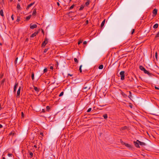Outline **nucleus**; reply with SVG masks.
Listing matches in <instances>:
<instances>
[{"label": "nucleus", "instance_id": "412c9836", "mask_svg": "<svg viewBox=\"0 0 159 159\" xmlns=\"http://www.w3.org/2000/svg\"><path fill=\"white\" fill-rule=\"evenodd\" d=\"M105 23V20H104L102 21V23L101 24V27H102L104 25Z\"/></svg>", "mask_w": 159, "mask_h": 159}, {"label": "nucleus", "instance_id": "f704fd0d", "mask_svg": "<svg viewBox=\"0 0 159 159\" xmlns=\"http://www.w3.org/2000/svg\"><path fill=\"white\" fill-rule=\"evenodd\" d=\"M74 60L75 61V62H76L77 63H78V60H77V59L76 58H75L74 59Z\"/></svg>", "mask_w": 159, "mask_h": 159}, {"label": "nucleus", "instance_id": "de8ad7c7", "mask_svg": "<svg viewBox=\"0 0 159 159\" xmlns=\"http://www.w3.org/2000/svg\"><path fill=\"white\" fill-rule=\"evenodd\" d=\"M4 156V155L3 154L2 156V159H6L5 157H3Z\"/></svg>", "mask_w": 159, "mask_h": 159}, {"label": "nucleus", "instance_id": "864d4df0", "mask_svg": "<svg viewBox=\"0 0 159 159\" xmlns=\"http://www.w3.org/2000/svg\"><path fill=\"white\" fill-rule=\"evenodd\" d=\"M126 128H127V127H126V126H125V127H123V128L122 129H123V130H124V129H126Z\"/></svg>", "mask_w": 159, "mask_h": 159}, {"label": "nucleus", "instance_id": "5fc2aeb1", "mask_svg": "<svg viewBox=\"0 0 159 159\" xmlns=\"http://www.w3.org/2000/svg\"><path fill=\"white\" fill-rule=\"evenodd\" d=\"M87 43V42L86 41H84L83 42V44H85Z\"/></svg>", "mask_w": 159, "mask_h": 159}, {"label": "nucleus", "instance_id": "a878e982", "mask_svg": "<svg viewBox=\"0 0 159 159\" xmlns=\"http://www.w3.org/2000/svg\"><path fill=\"white\" fill-rule=\"evenodd\" d=\"M31 77L32 80H34V74L33 72H32Z\"/></svg>", "mask_w": 159, "mask_h": 159}, {"label": "nucleus", "instance_id": "423d86ee", "mask_svg": "<svg viewBox=\"0 0 159 159\" xmlns=\"http://www.w3.org/2000/svg\"><path fill=\"white\" fill-rule=\"evenodd\" d=\"M90 88V87H88L87 86H85V85H84V87H83V89L84 90V92H86L88 91Z\"/></svg>", "mask_w": 159, "mask_h": 159}, {"label": "nucleus", "instance_id": "79ce46f5", "mask_svg": "<svg viewBox=\"0 0 159 159\" xmlns=\"http://www.w3.org/2000/svg\"><path fill=\"white\" fill-rule=\"evenodd\" d=\"M155 57L156 59H157V52H156L155 55Z\"/></svg>", "mask_w": 159, "mask_h": 159}, {"label": "nucleus", "instance_id": "9d476101", "mask_svg": "<svg viewBox=\"0 0 159 159\" xmlns=\"http://www.w3.org/2000/svg\"><path fill=\"white\" fill-rule=\"evenodd\" d=\"M34 3H35V2H33L32 3L30 4H29V5H28L26 8V9L27 10H28L29 9V8L31 6H32L33 5H34Z\"/></svg>", "mask_w": 159, "mask_h": 159}, {"label": "nucleus", "instance_id": "aec40b11", "mask_svg": "<svg viewBox=\"0 0 159 159\" xmlns=\"http://www.w3.org/2000/svg\"><path fill=\"white\" fill-rule=\"evenodd\" d=\"M18 85V83H16L15 84L14 86V89H16Z\"/></svg>", "mask_w": 159, "mask_h": 159}, {"label": "nucleus", "instance_id": "338daca9", "mask_svg": "<svg viewBox=\"0 0 159 159\" xmlns=\"http://www.w3.org/2000/svg\"><path fill=\"white\" fill-rule=\"evenodd\" d=\"M88 22V20H86V22L87 23Z\"/></svg>", "mask_w": 159, "mask_h": 159}, {"label": "nucleus", "instance_id": "39448f33", "mask_svg": "<svg viewBox=\"0 0 159 159\" xmlns=\"http://www.w3.org/2000/svg\"><path fill=\"white\" fill-rule=\"evenodd\" d=\"M20 89H21V87H20L19 89L18 90V91L17 92V95L16 96V97H18V98L20 96Z\"/></svg>", "mask_w": 159, "mask_h": 159}, {"label": "nucleus", "instance_id": "bf43d9fd", "mask_svg": "<svg viewBox=\"0 0 159 159\" xmlns=\"http://www.w3.org/2000/svg\"><path fill=\"white\" fill-rule=\"evenodd\" d=\"M42 112H45V110L44 109H43L42 110Z\"/></svg>", "mask_w": 159, "mask_h": 159}, {"label": "nucleus", "instance_id": "bb28decb", "mask_svg": "<svg viewBox=\"0 0 159 159\" xmlns=\"http://www.w3.org/2000/svg\"><path fill=\"white\" fill-rule=\"evenodd\" d=\"M103 66L102 65H100L99 67H98V68L99 69H103Z\"/></svg>", "mask_w": 159, "mask_h": 159}, {"label": "nucleus", "instance_id": "a18cd8bd", "mask_svg": "<svg viewBox=\"0 0 159 159\" xmlns=\"http://www.w3.org/2000/svg\"><path fill=\"white\" fill-rule=\"evenodd\" d=\"M11 19L12 20H14V17H13V15H12L11 16Z\"/></svg>", "mask_w": 159, "mask_h": 159}, {"label": "nucleus", "instance_id": "7ed1b4c3", "mask_svg": "<svg viewBox=\"0 0 159 159\" xmlns=\"http://www.w3.org/2000/svg\"><path fill=\"white\" fill-rule=\"evenodd\" d=\"M48 42V39L47 38H46L44 41L42 43V47H44L47 44Z\"/></svg>", "mask_w": 159, "mask_h": 159}, {"label": "nucleus", "instance_id": "a211bd4d", "mask_svg": "<svg viewBox=\"0 0 159 159\" xmlns=\"http://www.w3.org/2000/svg\"><path fill=\"white\" fill-rule=\"evenodd\" d=\"M129 95L128 96V97H129V98L130 99H131V98H132V94H131V93L130 91H129Z\"/></svg>", "mask_w": 159, "mask_h": 159}, {"label": "nucleus", "instance_id": "3c124183", "mask_svg": "<svg viewBox=\"0 0 159 159\" xmlns=\"http://www.w3.org/2000/svg\"><path fill=\"white\" fill-rule=\"evenodd\" d=\"M73 75L72 74H68V76H73Z\"/></svg>", "mask_w": 159, "mask_h": 159}, {"label": "nucleus", "instance_id": "473e14b6", "mask_svg": "<svg viewBox=\"0 0 159 159\" xmlns=\"http://www.w3.org/2000/svg\"><path fill=\"white\" fill-rule=\"evenodd\" d=\"M18 59V58L17 57H16V60L15 61L14 63L15 64H16L17 63V60Z\"/></svg>", "mask_w": 159, "mask_h": 159}, {"label": "nucleus", "instance_id": "6e6552de", "mask_svg": "<svg viewBox=\"0 0 159 159\" xmlns=\"http://www.w3.org/2000/svg\"><path fill=\"white\" fill-rule=\"evenodd\" d=\"M144 73H145V74H147L149 76H152V74L151 73H150L149 72L148 70H145L144 71Z\"/></svg>", "mask_w": 159, "mask_h": 159}, {"label": "nucleus", "instance_id": "6ab92c4d", "mask_svg": "<svg viewBox=\"0 0 159 159\" xmlns=\"http://www.w3.org/2000/svg\"><path fill=\"white\" fill-rule=\"evenodd\" d=\"M0 15H1L2 16H4L3 12L2 10H1L0 11Z\"/></svg>", "mask_w": 159, "mask_h": 159}, {"label": "nucleus", "instance_id": "0e129e2a", "mask_svg": "<svg viewBox=\"0 0 159 159\" xmlns=\"http://www.w3.org/2000/svg\"><path fill=\"white\" fill-rule=\"evenodd\" d=\"M34 148H37V146H36V145H34Z\"/></svg>", "mask_w": 159, "mask_h": 159}, {"label": "nucleus", "instance_id": "f03ea898", "mask_svg": "<svg viewBox=\"0 0 159 159\" xmlns=\"http://www.w3.org/2000/svg\"><path fill=\"white\" fill-rule=\"evenodd\" d=\"M125 72L124 71H121L120 73L121 78V80H123L125 79Z\"/></svg>", "mask_w": 159, "mask_h": 159}, {"label": "nucleus", "instance_id": "4be33fe9", "mask_svg": "<svg viewBox=\"0 0 159 159\" xmlns=\"http://www.w3.org/2000/svg\"><path fill=\"white\" fill-rule=\"evenodd\" d=\"M16 8L17 10H20V7L19 3L17 4Z\"/></svg>", "mask_w": 159, "mask_h": 159}, {"label": "nucleus", "instance_id": "603ef678", "mask_svg": "<svg viewBox=\"0 0 159 159\" xmlns=\"http://www.w3.org/2000/svg\"><path fill=\"white\" fill-rule=\"evenodd\" d=\"M155 88L156 89H157V90L159 89V88L157 87H156V86H155Z\"/></svg>", "mask_w": 159, "mask_h": 159}, {"label": "nucleus", "instance_id": "ddd939ff", "mask_svg": "<svg viewBox=\"0 0 159 159\" xmlns=\"http://www.w3.org/2000/svg\"><path fill=\"white\" fill-rule=\"evenodd\" d=\"M139 69L143 71L146 70L142 66H140L139 67Z\"/></svg>", "mask_w": 159, "mask_h": 159}, {"label": "nucleus", "instance_id": "5701e85b", "mask_svg": "<svg viewBox=\"0 0 159 159\" xmlns=\"http://www.w3.org/2000/svg\"><path fill=\"white\" fill-rule=\"evenodd\" d=\"M158 25L157 24H155L154 25L153 27L154 29H156L158 28Z\"/></svg>", "mask_w": 159, "mask_h": 159}, {"label": "nucleus", "instance_id": "052dcab7", "mask_svg": "<svg viewBox=\"0 0 159 159\" xmlns=\"http://www.w3.org/2000/svg\"><path fill=\"white\" fill-rule=\"evenodd\" d=\"M16 89H14V92L15 93V92H16Z\"/></svg>", "mask_w": 159, "mask_h": 159}, {"label": "nucleus", "instance_id": "4d7b16f0", "mask_svg": "<svg viewBox=\"0 0 159 159\" xmlns=\"http://www.w3.org/2000/svg\"><path fill=\"white\" fill-rule=\"evenodd\" d=\"M72 11L69 12L67 14V15H69V14H70V13H72Z\"/></svg>", "mask_w": 159, "mask_h": 159}, {"label": "nucleus", "instance_id": "2eb2a0df", "mask_svg": "<svg viewBox=\"0 0 159 159\" xmlns=\"http://www.w3.org/2000/svg\"><path fill=\"white\" fill-rule=\"evenodd\" d=\"M90 2V0H87V2H86L85 3V5L86 6H88L89 4V3Z\"/></svg>", "mask_w": 159, "mask_h": 159}, {"label": "nucleus", "instance_id": "f257e3e1", "mask_svg": "<svg viewBox=\"0 0 159 159\" xmlns=\"http://www.w3.org/2000/svg\"><path fill=\"white\" fill-rule=\"evenodd\" d=\"M134 144L135 147L137 148H140L139 145L143 146H146V144L145 143L140 142L138 140H137L136 141H134Z\"/></svg>", "mask_w": 159, "mask_h": 159}, {"label": "nucleus", "instance_id": "9b49d317", "mask_svg": "<svg viewBox=\"0 0 159 159\" xmlns=\"http://www.w3.org/2000/svg\"><path fill=\"white\" fill-rule=\"evenodd\" d=\"M37 9L36 8H34L33 11L32 13V15L33 16H35L36 15Z\"/></svg>", "mask_w": 159, "mask_h": 159}, {"label": "nucleus", "instance_id": "7c9ffc66", "mask_svg": "<svg viewBox=\"0 0 159 159\" xmlns=\"http://www.w3.org/2000/svg\"><path fill=\"white\" fill-rule=\"evenodd\" d=\"M50 109V107L49 106H47L46 107V110L48 111H49Z\"/></svg>", "mask_w": 159, "mask_h": 159}, {"label": "nucleus", "instance_id": "09e8293b", "mask_svg": "<svg viewBox=\"0 0 159 159\" xmlns=\"http://www.w3.org/2000/svg\"><path fill=\"white\" fill-rule=\"evenodd\" d=\"M21 116L22 117H24V114L23 112H21Z\"/></svg>", "mask_w": 159, "mask_h": 159}, {"label": "nucleus", "instance_id": "b1692460", "mask_svg": "<svg viewBox=\"0 0 159 159\" xmlns=\"http://www.w3.org/2000/svg\"><path fill=\"white\" fill-rule=\"evenodd\" d=\"M34 89L35 90V91H36V92H39V89L37 87H34Z\"/></svg>", "mask_w": 159, "mask_h": 159}, {"label": "nucleus", "instance_id": "37998d69", "mask_svg": "<svg viewBox=\"0 0 159 159\" xmlns=\"http://www.w3.org/2000/svg\"><path fill=\"white\" fill-rule=\"evenodd\" d=\"M77 1V0H70V2L72 1V2H76Z\"/></svg>", "mask_w": 159, "mask_h": 159}, {"label": "nucleus", "instance_id": "58836bf2", "mask_svg": "<svg viewBox=\"0 0 159 159\" xmlns=\"http://www.w3.org/2000/svg\"><path fill=\"white\" fill-rule=\"evenodd\" d=\"M7 155L9 157H12V154L11 153H8Z\"/></svg>", "mask_w": 159, "mask_h": 159}, {"label": "nucleus", "instance_id": "13d9d810", "mask_svg": "<svg viewBox=\"0 0 159 159\" xmlns=\"http://www.w3.org/2000/svg\"><path fill=\"white\" fill-rule=\"evenodd\" d=\"M3 127L2 125L0 124V128H2Z\"/></svg>", "mask_w": 159, "mask_h": 159}, {"label": "nucleus", "instance_id": "e433bc0d", "mask_svg": "<svg viewBox=\"0 0 159 159\" xmlns=\"http://www.w3.org/2000/svg\"><path fill=\"white\" fill-rule=\"evenodd\" d=\"M159 37V31L158 33L156 35L155 37V38H157Z\"/></svg>", "mask_w": 159, "mask_h": 159}, {"label": "nucleus", "instance_id": "f3484780", "mask_svg": "<svg viewBox=\"0 0 159 159\" xmlns=\"http://www.w3.org/2000/svg\"><path fill=\"white\" fill-rule=\"evenodd\" d=\"M30 154V158H32L33 157V152H30V151H29L28 152Z\"/></svg>", "mask_w": 159, "mask_h": 159}, {"label": "nucleus", "instance_id": "c756f323", "mask_svg": "<svg viewBox=\"0 0 159 159\" xmlns=\"http://www.w3.org/2000/svg\"><path fill=\"white\" fill-rule=\"evenodd\" d=\"M15 133L14 132L12 131L9 134L10 135H12L13 136L14 134Z\"/></svg>", "mask_w": 159, "mask_h": 159}, {"label": "nucleus", "instance_id": "8fccbe9b", "mask_svg": "<svg viewBox=\"0 0 159 159\" xmlns=\"http://www.w3.org/2000/svg\"><path fill=\"white\" fill-rule=\"evenodd\" d=\"M40 135H42V136H43V133L42 132H41L40 133Z\"/></svg>", "mask_w": 159, "mask_h": 159}, {"label": "nucleus", "instance_id": "dca6fc26", "mask_svg": "<svg viewBox=\"0 0 159 159\" xmlns=\"http://www.w3.org/2000/svg\"><path fill=\"white\" fill-rule=\"evenodd\" d=\"M31 16V15H29L28 16L26 17V19H25L26 20L28 21L30 19Z\"/></svg>", "mask_w": 159, "mask_h": 159}, {"label": "nucleus", "instance_id": "f8f14e48", "mask_svg": "<svg viewBox=\"0 0 159 159\" xmlns=\"http://www.w3.org/2000/svg\"><path fill=\"white\" fill-rule=\"evenodd\" d=\"M121 94L122 95L123 97L125 98H126L128 97L127 95L123 92H122L121 93Z\"/></svg>", "mask_w": 159, "mask_h": 159}, {"label": "nucleus", "instance_id": "a19ab883", "mask_svg": "<svg viewBox=\"0 0 159 159\" xmlns=\"http://www.w3.org/2000/svg\"><path fill=\"white\" fill-rule=\"evenodd\" d=\"M48 48L45 49L44 51V53L46 52L48 50Z\"/></svg>", "mask_w": 159, "mask_h": 159}, {"label": "nucleus", "instance_id": "72a5a7b5", "mask_svg": "<svg viewBox=\"0 0 159 159\" xmlns=\"http://www.w3.org/2000/svg\"><path fill=\"white\" fill-rule=\"evenodd\" d=\"M63 94H64L63 92H61V93L59 95V96L61 97V96H62L63 95Z\"/></svg>", "mask_w": 159, "mask_h": 159}, {"label": "nucleus", "instance_id": "ea45409f", "mask_svg": "<svg viewBox=\"0 0 159 159\" xmlns=\"http://www.w3.org/2000/svg\"><path fill=\"white\" fill-rule=\"evenodd\" d=\"M134 31H135V30L134 29H133L132 30V32H131V34H133L134 32Z\"/></svg>", "mask_w": 159, "mask_h": 159}, {"label": "nucleus", "instance_id": "cd10ccee", "mask_svg": "<svg viewBox=\"0 0 159 159\" xmlns=\"http://www.w3.org/2000/svg\"><path fill=\"white\" fill-rule=\"evenodd\" d=\"M104 119H106L107 118V114H105L103 116Z\"/></svg>", "mask_w": 159, "mask_h": 159}, {"label": "nucleus", "instance_id": "774afa93", "mask_svg": "<svg viewBox=\"0 0 159 159\" xmlns=\"http://www.w3.org/2000/svg\"><path fill=\"white\" fill-rule=\"evenodd\" d=\"M28 39L27 38L26 39V41H28Z\"/></svg>", "mask_w": 159, "mask_h": 159}, {"label": "nucleus", "instance_id": "69168bd1", "mask_svg": "<svg viewBox=\"0 0 159 159\" xmlns=\"http://www.w3.org/2000/svg\"><path fill=\"white\" fill-rule=\"evenodd\" d=\"M129 107H130L131 108H132V105H129Z\"/></svg>", "mask_w": 159, "mask_h": 159}, {"label": "nucleus", "instance_id": "1a4fd4ad", "mask_svg": "<svg viewBox=\"0 0 159 159\" xmlns=\"http://www.w3.org/2000/svg\"><path fill=\"white\" fill-rule=\"evenodd\" d=\"M39 33V31L35 32L34 33L32 34L30 36V37L32 38L34 37H35L36 35Z\"/></svg>", "mask_w": 159, "mask_h": 159}, {"label": "nucleus", "instance_id": "20e7f679", "mask_svg": "<svg viewBox=\"0 0 159 159\" xmlns=\"http://www.w3.org/2000/svg\"><path fill=\"white\" fill-rule=\"evenodd\" d=\"M123 145H124L126 147H128L129 148H132V146L131 145L128 144L127 143H125L123 142V143L122 144Z\"/></svg>", "mask_w": 159, "mask_h": 159}, {"label": "nucleus", "instance_id": "e2e57ef3", "mask_svg": "<svg viewBox=\"0 0 159 159\" xmlns=\"http://www.w3.org/2000/svg\"><path fill=\"white\" fill-rule=\"evenodd\" d=\"M50 69H52H52H53V67H52V66H51V67H50Z\"/></svg>", "mask_w": 159, "mask_h": 159}, {"label": "nucleus", "instance_id": "2f4dec72", "mask_svg": "<svg viewBox=\"0 0 159 159\" xmlns=\"http://www.w3.org/2000/svg\"><path fill=\"white\" fill-rule=\"evenodd\" d=\"M82 67V65H81L80 66V68H79V70L80 71V73H81L82 71V69H81Z\"/></svg>", "mask_w": 159, "mask_h": 159}, {"label": "nucleus", "instance_id": "393cba45", "mask_svg": "<svg viewBox=\"0 0 159 159\" xmlns=\"http://www.w3.org/2000/svg\"><path fill=\"white\" fill-rule=\"evenodd\" d=\"M84 6L83 5H81V7H80L79 9V10L80 11L82 10L83 9V8H84Z\"/></svg>", "mask_w": 159, "mask_h": 159}, {"label": "nucleus", "instance_id": "c03bdc74", "mask_svg": "<svg viewBox=\"0 0 159 159\" xmlns=\"http://www.w3.org/2000/svg\"><path fill=\"white\" fill-rule=\"evenodd\" d=\"M82 43V41H78V45H79L81 43Z\"/></svg>", "mask_w": 159, "mask_h": 159}, {"label": "nucleus", "instance_id": "680f3d73", "mask_svg": "<svg viewBox=\"0 0 159 159\" xmlns=\"http://www.w3.org/2000/svg\"><path fill=\"white\" fill-rule=\"evenodd\" d=\"M2 109V107H1V104H0V110H1Z\"/></svg>", "mask_w": 159, "mask_h": 159}, {"label": "nucleus", "instance_id": "c85d7f7f", "mask_svg": "<svg viewBox=\"0 0 159 159\" xmlns=\"http://www.w3.org/2000/svg\"><path fill=\"white\" fill-rule=\"evenodd\" d=\"M75 6V5H74V4H73V5H72L71 6H70V7L69 8V10H71V9H72L74 8V6Z\"/></svg>", "mask_w": 159, "mask_h": 159}, {"label": "nucleus", "instance_id": "4c0bfd02", "mask_svg": "<svg viewBox=\"0 0 159 159\" xmlns=\"http://www.w3.org/2000/svg\"><path fill=\"white\" fill-rule=\"evenodd\" d=\"M47 71V69L46 68H45L43 70V73L46 72Z\"/></svg>", "mask_w": 159, "mask_h": 159}, {"label": "nucleus", "instance_id": "6e6d98bb", "mask_svg": "<svg viewBox=\"0 0 159 159\" xmlns=\"http://www.w3.org/2000/svg\"><path fill=\"white\" fill-rule=\"evenodd\" d=\"M57 4L58 5V6H59L60 5L59 3L58 2H57Z\"/></svg>", "mask_w": 159, "mask_h": 159}, {"label": "nucleus", "instance_id": "4468645a", "mask_svg": "<svg viewBox=\"0 0 159 159\" xmlns=\"http://www.w3.org/2000/svg\"><path fill=\"white\" fill-rule=\"evenodd\" d=\"M157 10L156 9H154L153 11V14L156 15L157 13Z\"/></svg>", "mask_w": 159, "mask_h": 159}, {"label": "nucleus", "instance_id": "49530a36", "mask_svg": "<svg viewBox=\"0 0 159 159\" xmlns=\"http://www.w3.org/2000/svg\"><path fill=\"white\" fill-rule=\"evenodd\" d=\"M20 21V19L19 17H18L16 20V21L19 22Z\"/></svg>", "mask_w": 159, "mask_h": 159}, {"label": "nucleus", "instance_id": "0eeeda50", "mask_svg": "<svg viewBox=\"0 0 159 159\" xmlns=\"http://www.w3.org/2000/svg\"><path fill=\"white\" fill-rule=\"evenodd\" d=\"M37 27V25L36 24L32 25V24H31L30 25V28L31 29H34V28H36Z\"/></svg>", "mask_w": 159, "mask_h": 159}, {"label": "nucleus", "instance_id": "c9c22d12", "mask_svg": "<svg viewBox=\"0 0 159 159\" xmlns=\"http://www.w3.org/2000/svg\"><path fill=\"white\" fill-rule=\"evenodd\" d=\"M91 110H92L91 108H90L88 109V110L87 111V112H89L91 111Z\"/></svg>", "mask_w": 159, "mask_h": 159}]
</instances>
